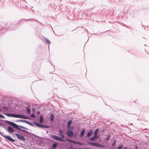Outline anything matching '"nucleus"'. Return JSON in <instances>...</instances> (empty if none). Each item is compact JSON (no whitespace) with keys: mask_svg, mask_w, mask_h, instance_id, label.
Instances as JSON below:
<instances>
[{"mask_svg":"<svg viewBox=\"0 0 149 149\" xmlns=\"http://www.w3.org/2000/svg\"><path fill=\"white\" fill-rule=\"evenodd\" d=\"M6 123L10 125H11L14 128H15L16 129H17L19 130H21L22 131H23V132H26V133H28V132L26 130H21V129H20L19 127L23 128L24 129H25L27 130H28V128L24 127L23 126H22L21 125H18L16 124L15 123H14L13 122L6 120Z\"/></svg>","mask_w":149,"mask_h":149,"instance_id":"2","label":"nucleus"},{"mask_svg":"<svg viewBox=\"0 0 149 149\" xmlns=\"http://www.w3.org/2000/svg\"><path fill=\"white\" fill-rule=\"evenodd\" d=\"M1 125V123H0V125Z\"/></svg>","mask_w":149,"mask_h":149,"instance_id":"36","label":"nucleus"},{"mask_svg":"<svg viewBox=\"0 0 149 149\" xmlns=\"http://www.w3.org/2000/svg\"><path fill=\"white\" fill-rule=\"evenodd\" d=\"M48 48H49V45L48 46Z\"/></svg>","mask_w":149,"mask_h":149,"instance_id":"35","label":"nucleus"},{"mask_svg":"<svg viewBox=\"0 0 149 149\" xmlns=\"http://www.w3.org/2000/svg\"><path fill=\"white\" fill-rule=\"evenodd\" d=\"M85 129H83L82 130L81 132V134H80V137H82L83 136H84V134L85 133Z\"/></svg>","mask_w":149,"mask_h":149,"instance_id":"12","label":"nucleus"},{"mask_svg":"<svg viewBox=\"0 0 149 149\" xmlns=\"http://www.w3.org/2000/svg\"><path fill=\"white\" fill-rule=\"evenodd\" d=\"M39 127L48 128H49V127L48 125H46L42 124H40Z\"/></svg>","mask_w":149,"mask_h":149,"instance_id":"10","label":"nucleus"},{"mask_svg":"<svg viewBox=\"0 0 149 149\" xmlns=\"http://www.w3.org/2000/svg\"><path fill=\"white\" fill-rule=\"evenodd\" d=\"M31 117L32 118H35V116L34 114L33 113L31 115Z\"/></svg>","mask_w":149,"mask_h":149,"instance_id":"28","label":"nucleus"},{"mask_svg":"<svg viewBox=\"0 0 149 149\" xmlns=\"http://www.w3.org/2000/svg\"><path fill=\"white\" fill-rule=\"evenodd\" d=\"M19 118L25 119H28V117L27 116L22 115H19Z\"/></svg>","mask_w":149,"mask_h":149,"instance_id":"9","label":"nucleus"},{"mask_svg":"<svg viewBox=\"0 0 149 149\" xmlns=\"http://www.w3.org/2000/svg\"><path fill=\"white\" fill-rule=\"evenodd\" d=\"M19 115L18 114H13L12 116L13 117H14L16 118H19Z\"/></svg>","mask_w":149,"mask_h":149,"instance_id":"20","label":"nucleus"},{"mask_svg":"<svg viewBox=\"0 0 149 149\" xmlns=\"http://www.w3.org/2000/svg\"><path fill=\"white\" fill-rule=\"evenodd\" d=\"M12 114H10V113H6V115L8 116V117H12Z\"/></svg>","mask_w":149,"mask_h":149,"instance_id":"22","label":"nucleus"},{"mask_svg":"<svg viewBox=\"0 0 149 149\" xmlns=\"http://www.w3.org/2000/svg\"><path fill=\"white\" fill-rule=\"evenodd\" d=\"M66 140H67L68 141H69V142L72 143H74L79 144L81 145H82V144L81 143H79L78 142H76V141H73L72 140H71V139H66Z\"/></svg>","mask_w":149,"mask_h":149,"instance_id":"7","label":"nucleus"},{"mask_svg":"<svg viewBox=\"0 0 149 149\" xmlns=\"http://www.w3.org/2000/svg\"><path fill=\"white\" fill-rule=\"evenodd\" d=\"M59 133L60 137L53 135H51L50 136L53 139L57 141L63 142H66V141L65 140L62 139L64 138L65 137L62 131L61 130H60L59 131Z\"/></svg>","mask_w":149,"mask_h":149,"instance_id":"1","label":"nucleus"},{"mask_svg":"<svg viewBox=\"0 0 149 149\" xmlns=\"http://www.w3.org/2000/svg\"><path fill=\"white\" fill-rule=\"evenodd\" d=\"M54 114H50V120L53 121L54 120Z\"/></svg>","mask_w":149,"mask_h":149,"instance_id":"16","label":"nucleus"},{"mask_svg":"<svg viewBox=\"0 0 149 149\" xmlns=\"http://www.w3.org/2000/svg\"><path fill=\"white\" fill-rule=\"evenodd\" d=\"M3 109L5 110H8L9 109V108L7 107L4 106L3 107Z\"/></svg>","mask_w":149,"mask_h":149,"instance_id":"23","label":"nucleus"},{"mask_svg":"<svg viewBox=\"0 0 149 149\" xmlns=\"http://www.w3.org/2000/svg\"><path fill=\"white\" fill-rule=\"evenodd\" d=\"M40 113V111H38L37 112V114H39Z\"/></svg>","mask_w":149,"mask_h":149,"instance_id":"32","label":"nucleus"},{"mask_svg":"<svg viewBox=\"0 0 149 149\" xmlns=\"http://www.w3.org/2000/svg\"><path fill=\"white\" fill-rule=\"evenodd\" d=\"M109 137H110V136H108L107 137V138H106V140H108L109 139Z\"/></svg>","mask_w":149,"mask_h":149,"instance_id":"29","label":"nucleus"},{"mask_svg":"<svg viewBox=\"0 0 149 149\" xmlns=\"http://www.w3.org/2000/svg\"><path fill=\"white\" fill-rule=\"evenodd\" d=\"M71 123H72V120H70L68 122V123H67L68 128H69L70 127V125L71 124Z\"/></svg>","mask_w":149,"mask_h":149,"instance_id":"17","label":"nucleus"},{"mask_svg":"<svg viewBox=\"0 0 149 149\" xmlns=\"http://www.w3.org/2000/svg\"><path fill=\"white\" fill-rule=\"evenodd\" d=\"M135 149H138V147L137 146H136L135 147Z\"/></svg>","mask_w":149,"mask_h":149,"instance_id":"31","label":"nucleus"},{"mask_svg":"<svg viewBox=\"0 0 149 149\" xmlns=\"http://www.w3.org/2000/svg\"><path fill=\"white\" fill-rule=\"evenodd\" d=\"M115 141H114L113 142V144H112V145L113 146H114L115 145Z\"/></svg>","mask_w":149,"mask_h":149,"instance_id":"30","label":"nucleus"},{"mask_svg":"<svg viewBox=\"0 0 149 149\" xmlns=\"http://www.w3.org/2000/svg\"><path fill=\"white\" fill-rule=\"evenodd\" d=\"M15 134L17 136V138L19 140L23 141H24L25 140V138L21 135L17 133H15Z\"/></svg>","mask_w":149,"mask_h":149,"instance_id":"5","label":"nucleus"},{"mask_svg":"<svg viewBox=\"0 0 149 149\" xmlns=\"http://www.w3.org/2000/svg\"><path fill=\"white\" fill-rule=\"evenodd\" d=\"M33 123L35 125H36L38 127H39L40 124H39L36 122H34Z\"/></svg>","mask_w":149,"mask_h":149,"instance_id":"21","label":"nucleus"},{"mask_svg":"<svg viewBox=\"0 0 149 149\" xmlns=\"http://www.w3.org/2000/svg\"><path fill=\"white\" fill-rule=\"evenodd\" d=\"M18 121L21 122H25L26 123L29 124L30 125H33V124H32L31 123H30V122L25 120H18Z\"/></svg>","mask_w":149,"mask_h":149,"instance_id":"8","label":"nucleus"},{"mask_svg":"<svg viewBox=\"0 0 149 149\" xmlns=\"http://www.w3.org/2000/svg\"><path fill=\"white\" fill-rule=\"evenodd\" d=\"M4 128L6 129V128L5 127H4Z\"/></svg>","mask_w":149,"mask_h":149,"instance_id":"37","label":"nucleus"},{"mask_svg":"<svg viewBox=\"0 0 149 149\" xmlns=\"http://www.w3.org/2000/svg\"><path fill=\"white\" fill-rule=\"evenodd\" d=\"M98 131H99V130L98 129H96L94 133V136H97V135L98 132Z\"/></svg>","mask_w":149,"mask_h":149,"instance_id":"18","label":"nucleus"},{"mask_svg":"<svg viewBox=\"0 0 149 149\" xmlns=\"http://www.w3.org/2000/svg\"><path fill=\"white\" fill-rule=\"evenodd\" d=\"M127 148L126 147L124 148H123V149H126Z\"/></svg>","mask_w":149,"mask_h":149,"instance_id":"33","label":"nucleus"},{"mask_svg":"<svg viewBox=\"0 0 149 149\" xmlns=\"http://www.w3.org/2000/svg\"><path fill=\"white\" fill-rule=\"evenodd\" d=\"M43 118L42 116H40V123H42L43 122Z\"/></svg>","mask_w":149,"mask_h":149,"instance_id":"19","label":"nucleus"},{"mask_svg":"<svg viewBox=\"0 0 149 149\" xmlns=\"http://www.w3.org/2000/svg\"><path fill=\"white\" fill-rule=\"evenodd\" d=\"M30 107L29 106H28L26 108V110L28 114H29L30 113Z\"/></svg>","mask_w":149,"mask_h":149,"instance_id":"15","label":"nucleus"},{"mask_svg":"<svg viewBox=\"0 0 149 149\" xmlns=\"http://www.w3.org/2000/svg\"><path fill=\"white\" fill-rule=\"evenodd\" d=\"M57 146V144L56 143H54L52 145V147L53 148H55Z\"/></svg>","mask_w":149,"mask_h":149,"instance_id":"24","label":"nucleus"},{"mask_svg":"<svg viewBox=\"0 0 149 149\" xmlns=\"http://www.w3.org/2000/svg\"><path fill=\"white\" fill-rule=\"evenodd\" d=\"M93 131L92 130H90L88 132L87 134L88 136H91L93 133Z\"/></svg>","mask_w":149,"mask_h":149,"instance_id":"13","label":"nucleus"},{"mask_svg":"<svg viewBox=\"0 0 149 149\" xmlns=\"http://www.w3.org/2000/svg\"><path fill=\"white\" fill-rule=\"evenodd\" d=\"M1 136H3L6 138L9 141L12 142H14L15 141V140L14 139L12 138L11 137L9 136H6L5 135L3 134H2V133H1Z\"/></svg>","mask_w":149,"mask_h":149,"instance_id":"3","label":"nucleus"},{"mask_svg":"<svg viewBox=\"0 0 149 149\" xmlns=\"http://www.w3.org/2000/svg\"><path fill=\"white\" fill-rule=\"evenodd\" d=\"M33 110H35V109H33Z\"/></svg>","mask_w":149,"mask_h":149,"instance_id":"38","label":"nucleus"},{"mask_svg":"<svg viewBox=\"0 0 149 149\" xmlns=\"http://www.w3.org/2000/svg\"><path fill=\"white\" fill-rule=\"evenodd\" d=\"M5 118L4 116L2 115V114H0V118Z\"/></svg>","mask_w":149,"mask_h":149,"instance_id":"26","label":"nucleus"},{"mask_svg":"<svg viewBox=\"0 0 149 149\" xmlns=\"http://www.w3.org/2000/svg\"><path fill=\"white\" fill-rule=\"evenodd\" d=\"M88 143L89 144H90V145H93V146H95L102 147H104V146L103 145H101L100 144H99V143H95V142H89Z\"/></svg>","mask_w":149,"mask_h":149,"instance_id":"4","label":"nucleus"},{"mask_svg":"<svg viewBox=\"0 0 149 149\" xmlns=\"http://www.w3.org/2000/svg\"><path fill=\"white\" fill-rule=\"evenodd\" d=\"M97 136H94L93 137L90 138V140L92 141H94L97 139Z\"/></svg>","mask_w":149,"mask_h":149,"instance_id":"14","label":"nucleus"},{"mask_svg":"<svg viewBox=\"0 0 149 149\" xmlns=\"http://www.w3.org/2000/svg\"><path fill=\"white\" fill-rule=\"evenodd\" d=\"M8 132H13L14 131V130L10 127H8Z\"/></svg>","mask_w":149,"mask_h":149,"instance_id":"11","label":"nucleus"},{"mask_svg":"<svg viewBox=\"0 0 149 149\" xmlns=\"http://www.w3.org/2000/svg\"><path fill=\"white\" fill-rule=\"evenodd\" d=\"M46 42L47 43L50 44L51 43L50 42L49 40L48 39H46Z\"/></svg>","mask_w":149,"mask_h":149,"instance_id":"25","label":"nucleus"},{"mask_svg":"<svg viewBox=\"0 0 149 149\" xmlns=\"http://www.w3.org/2000/svg\"><path fill=\"white\" fill-rule=\"evenodd\" d=\"M51 149H55V148H51Z\"/></svg>","mask_w":149,"mask_h":149,"instance_id":"34","label":"nucleus"},{"mask_svg":"<svg viewBox=\"0 0 149 149\" xmlns=\"http://www.w3.org/2000/svg\"><path fill=\"white\" fill-rule=\"evenodd\" d=\"M67 133L68 136L72 137L74 136V134L71 130H68L67 131Z\"/></svg>","mask_w":149,"mask_h":149,"instance_id":"6","label":"nucleus"},{"mask_svg":"<svg viewBox=\"0 0 149 149\" xmlns=\"http://www.w3.org/2000/svg\"><path fill=\"white\" fill-rule=\"evenodd\" d=\"M1 111V110L0 109V111Z\"/></svg>","mask_w":149,"mask_h":149,"instance_id":"39","label":"nucleus"},{"mask_svg":"<svg viewBox=\"0 0 149 149\" xmlns=\"http://www.w3.org/2000/svg\"><path fill=\"white\" fill-rule=\"evenodd\" d=\"M123 148V146L122 145H120L118 147V149H121Z\"/></svg>","mask_w":149,"mask_h":149,"instance_id":"27","label":"nucleus"}]
</instances>
